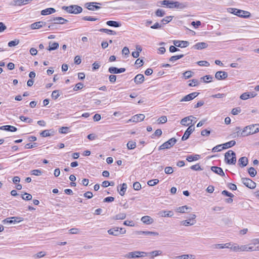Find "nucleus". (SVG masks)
Wrapping results in <instances>:
<instances>
[{
  "label": "nucleus",
  "mask_w": 259,
  "mask_h": 259,
  "mask_svg": "<svg viewBox=\"0 0 259 259\" xmlns=\"http://www.w3.org/2000/svg\"><path fill=\"white\" fill-rule=\"evenodd\" d=\"M259 132V124H250L245 126L242 131L241 135L243 136H247L250 135H252L257 133Z\"/></svg>",
  "instance_id": "1"
},
{
  "label": "nucleus",
  "mask_w": 259,
  "mask_h": 259,
  "mask_svg": "<svg viewBox=\"0 0 259 259\" xmlns=\"http://www.w3.org/2000/svg\"><path fill=\"white\" fill-rule=\"evenodd\" d=\"M62 9L66 11L69 14H78L82 12V8L81 7L76 5H72L69 6H63Z\"/></svg>",
  "instance_id": "2"
},
{
  "label": "nucleus",
  "mask_w": 259,
  "mask_h": 259,
  "mask_svg": "<svg viewBox=\"0 0 259 259\" xmlns=\"http://www.w3.org/2000/svg\"><path fill=\"white\" fill-rule=\"evenodd\" d=\"M225 161L230 165H234L236 162V153L232 150H229L225 154Z\"/></svg>",
  "instance_id": "3"
},
{
  "label": "nucleus",
  "mask_w": 259,
  "mask_h": 259,
  "mask_svg": "<svg viewBox=\"0 0 259 259\" xmlns=\"http://www.w3.org/2000/svg\"><path fill=\"white\" fill-rule=\"evenodd\" d=\"M229 12L241 18H247L250 16V13L246 11L238 9L236 8H229Z\"/></svg>",
  "instance_id": "4"
},
{
  "label": "nucleus",
  "mask_w": 259,
  "mask_h": 259,
  "mask_svg": "<svg viewBox=\"0 0 259 259\" xmlns=\"http://www.w3.org/2000/svg\"><path fill=\"white\" fill-rule=\"evenodd\" d=\"M107 232L109 235L119 236L120 235L124 234L126 233V230L124 228L114 227L108 230Z\"/></svg>",
  "instance_id": "5"
},
{
  "label": "nucleus",
  "mask_w": 259,
  "mask_h": 259,
  "mask_svg": "<svg viewBox=\"0 0 259 259\" xmlns=\"http://www.w3.org/2000/svg\"><path fill=\"white\" fill-rule=\"evenodd\" d=\"M147 256L146 252L135 251L130 252L124 255V257L127 258H137L139 257H143Z\"/></svg>",
  "instance_id": "6"
},
{
  "label": "nucleus",
  "mask_w": 259,
  "mask_h": 259,
  "mask_svg": "<svg viewBox=\"0 0 259 259\" xmlns=\"http://www.w3.org/2000/svg\"><path fill=\"white\" fill-rule=\"evenodd\" d=\"M177 142V140L175 138H171L166 142L163 143L158 147V150L170 149Z\"/></svg>",
  "instance_id": "7"
},
{
  "label": "nucleus",
  "mask_w": 259,
  "mask_h": 259,
  "mask_svg": "<svg viewBox=\"0 0 259 259\" xmlns=\"http://www.w3.org/2000/svg\"><path fill=\"white\" fill-rule=\"evenodd\" d=\"M24 220V219L20 217H13L7 218L2 222L4 224H16L20 223Z\"/></svg>",
  "instance_id": "8"
},
{
  "label": "nucleus",
  "mask_w": 259,
  "mask_h": 259,
  "mask_svg": "<svg viewBox=\"0 0 259 259\" xmlns=\"http://www.w3.org/2000/svg\"><path fill=\"white\" fill-rule=\"evenodd\" d=\"M242 183L247 187L249 189H254L256 187V183L249 178H242Z\"/></svg>",
  "instance_id": "9"
},
{
  "label": "nucleus",
  "mask_w": 259,
  "mask_h": 259,
  "mask_svg": "<svg viewBox=\"0 0 259 259\" xmlns=\"http://www.w3.org/2000/svg\"><path fill=\"white\" fill-rule=\"evenodd\" d=\"M195 130V127H194V124L189 125L188 128L186 130L184 133V134L182 137V141L187 140L190 137V135L193 133V132Z\"/></svg>",
  "instance_id": "10"
},
{
  "label": "nucleus",
  "mask_w": 259,
  "mask_h": 259,
  "mask_svg": "<svg viewBox=\"0 0 259 259\" xmlns=\"http://www.w3.org/2000/svg\"><path fill=\"white\" fill-rule=\"evenodd\" d=\"M97 5H101V4L97 2H90L87 3L85 4V6L88 10L90 11H95L100 9V7L97 6Z\"/></svg>",
  "instance_id": "11"
},
{
  "label": "nucleus",
  "mask_w": 259,
  "mask_h": 259,
  "mask_svg": "<svg viewBox=\"0 0 259 259\" xmlns=\"http://www.w3.org/2000/svg\"><path fill=\"white\" fill-rule=\"evenodd\" d=\"M259 247L254 246H249L247 245H242L240 246V251H252L254 250H258Z\"/></svg>",
  "instance_id": "12"
},
{
  "label": "nucleus",
  "mask_w": 259,
  "mask_h": 259,
  "mask_svg": "<svg viewBox=\"0 0 259 259\" xmlns=\"http://www.w3.org/2000/svg\"><path fill=\"white\" fill-rule=\"evenodd\" d=\"M199 93L197 92H193L190 93L185 96H184L181 100V102H187L192 100L195 98H196L198 95Z\"/></svg>",
  "instance_id": "13"
},
{
  "label": "nucleus",
  "mask_w": 259,
  "mask_h": 259,
  "mask_svg": "<svg viewBox=\"0 0 259 259\" xmlns=\"http://www.w3.org/2000/svg\"><path fill=\"white\" fill-rule=\"evenodd\" d=\"M108 71L111 74H119L125 71V68H118L116 67H110L108 68Z\"/></svg>",
  "instance_id": "14"
},
{
  "label": "nucleus",
  "mask_w": 259,
  "mask_h": 259,
  "mask_svg": "<svg viewBox=\"0 0 259 259\" xmlns=\"http://www.w3.org/2000/svg\"><path fill=\"white\" fill-rule=\"evenodd\" d=\"M173 44L176 47L179 48H186L189 45V42L188 41L177 40H174Z\"/></svg>",
  "instance_id": "15"
},
{
  "label": "nucleus",
  "mask_w": 259,
  "mask_h": 259,
  "mask_svg": "<svg viewBox=\"0 0 259 259\" xmlns=\"http://www.w3.org/2000/svg\"><path fill=\"white\" fill-rule=\"evenodd\" d=\"M228 73L224 71H217L215 74V77L218 80H223L227 78Z\"/></svg>",
  "instance_id": "16"
},
{
  "label": "nucleus",
  "mask_w": 259,
  "mask_h": 259,
  "mask_svg": "<svg viewBox=\"0 0 259 259\" xmlns=\"http://www.w3.org/2000/svg\"><path fill=\"white\" fill-rule=\"evenodd\" d=\"M210 169L213 172L220 175V176L224 177L225 176L223 169L220 167L212 166L211 167Z\"/></svg>",
  "instance_id": "17"
},
{
  "label": "nucleus",
  "mask_w": 259,
  "mask_h": 259,
  "mask_svg": "<svg viewBox=\"0 0 259 259\" xmlns=\"http://www.w3.org/2000/svg\"><path fill=\"white\" fill-rule=\"evenodd\" d=\"M145 117V115L143 114H136L132 116V118L130 119V121L134 122H138L143 121Z\"/></svg>",
  "instance_id": "18"
},
{
  "label": "nucleus",
  "mask_w": 259,
  "mask_h": 259,
  "mask_svg": "<svg viewBox=\"0 0 259 259\" xmlns=\"http://www.w3.org/2000/svg\"><path fill=\"white\" fill-rule=\"evenodd\" d=\"M46 24V22L38 21L31 24L30 25V28L31 29H39L42 27L44 26H45Z\"/></svg>",
  "instance_id": "19"
},
{
  "label": "nucleus",
  "mask_w": 259,
  "mask_h": 259,
  "mask_svg": "<svg viewBox=\"0 0 259 259\" xmlns=\"http://www.w3.org/2000/svg\"><path fill=\"white\" fill-rule=\"evenodd\" d=\"M133 79L136 84H140L144 81L145 77L143 74H138L134 77Z\"/></svg>",
  "instance_id": "20"
},
{
  "label": "nucleus",
  "mask_w": 259,
  "mask_h": 259,
  "mask_svg": "<svg viewBox=\"0 0 259 259\" xmlns=\"http://www.w3.org/2000/svg\"><path fill=\"white\" fill-rule=\"evenodd\" d=\"M0 130L11 132H15L17 131V128L15 126L10 125L2 126L0 127Z\"/></svg>",
  "instance_id": "21"
},
{
  "label": "nucleus",
  "mask_w": 259,
  "mask_h": 259,
  "mask_svg": "<svg viewBox=\"0 0 259 259\" xmlns=\"http://www.w3.org/2000/svg\"><path fill=\"white\" fill-rule=\"evenodd\" d=\"M238 162V165L242 168L247 165L248 163V160L246 157L243 156L239 159Z\"/></svg>",
  "instance_id": "22"
},
{
  "label": "nucleus",
  "mask_w": 259,
  "mask_h": 259,
  "mask_svg": "<svg viewBox=\"0 0 259 259\" xmlns=\"http://www.w3.org/2000/svg\"><path fill=\"white\" fill-rule=\"evenodd\" d=\"M208 47L207 43L204 42H201L196 43L193 46V48L195 50H200L203 49H205Z\"/></svg>",
  "instance_id": "23"
},
{
  "label": "nucleus",
  "mask_w": 259,
  "mask_h": 259,
  "mask_svg": "<svg viewBox=\"0 0 259 259\" xmlns=\"http://www.w3.org/2000/svg\"><path fill=\"white\" fill-rule=\"evenodd\" d=\"M193 119H196V117H194L192 115H190V116H187V117L183 118L181 120L180 123L183 125L189 126L190 123H188V124H186V122L187 121H189V120H190L191 122H192L193 121Z\"/></svg>",
  "instance_id": "24"
},
{
  "label": "nucleus",
  "mask_w": 259,
  "mask_h": 259,
  "mask_svg": "<svg viewBox=\"0 0 259 259\" xmlns=\"http://www.w3.org/2000/svg\"><path fill=\"white\" fill-rule=\"evenodd\" d=\"M141 220L143 223L146 225L152 224L154 222L153 219L148 215H145L142 217Z\"/></svg>",
  "instance_id": "25"
},
{
  "label": "nucleus",
  "mask_w": 259,
  "mask_h": 259,
  "mask_svg": "<svg viewBox=\"0 0 259 259\" xmlns=\"http://www.w3.org/2000/svg\"><path fill=\"white\" fill-rule=\"evenodd\" d=\"M56 10L53 8H49L46 9L42 10L40 14L41 15L46 16L50 14H52L56 12Z\"/></svg>",
  "instance_id": "26"
},
{
  "label": "nucleus",
  "mask_w": 259,
  "mask_h": 259,
  "mask_svg": "<svg viewBox=\"0 0 259 259\" xmlns=\"http://www.w3.org/2000/svg\"><path fill=\"white\" fill-rule=\"evenodd\" d=\"M106 23L108 26L113 27H119L121 26L120 22L113 20L107 21Z\"/></svg>",
  "instance_id": "27"
},
{
  "label": "nucleus",
  "mask_w": 259,
  "mask_h": 259,
  "mask_svg": "<svg viewBox=\"0 0 259 259\" xmlns=\"http://www.w3.org/2000/svg\"><path fill=\"white\" fill-rule=\"evenodd\" d=\"M147 256H150L151 258H154V257L162 255V252L161 250H154L151 252H146Z\"/></svg>",
  "instance_id": "28"
},
{
  "label": "nucleus",
  "mask_w": 259,
  "mask_h": 259,
  "mask_svg": "<svg viewBox=\"0 0 259 259\" xmlns=\"http://www.w3.org/2000/svg\"><path fill=\"white\" fill-rule=\"evenodd\" d=\"M158 214L162 217H171L174 213L171 211L162 210L159 212Z\"/></svg>",
  "instance_id": "29"
},
{
  "label": "nucleus",
  "mask_w": 259,
  "mask_h": 259,
  "mask_svg": "<svg viewBox=\"0 0 259 259\" xmlns=\"http://www.w3.org/2000/svg\"><path fill=\"white\" fill-rule=\"evenodd\" d=\"M236 144V142L234 140H232L229 142H226L222 144V149H226L231 148Z\"/></svg>",
  "instance_id": "30"
},
{
  "label": "nucleus",
  "mask_w": 259,
  "mask_h": 259,
  "mask_svg": "<svg viewBox=\"0 0 259 259\" xmlns=\"http://www.w3.org/2000/svg\"><path fill=\"white\" fill-rule=\"evenodd\" d=\"M200 158V155L198 154L190 155L187 157L186 160L189 162L196 161Z\"/></svg>",
  "instance_id": "31"
},
{
  "label": "nucleus",
  "mask_w": 259,
  "mask_h": 259,
  "mask_svg": "<svg viewBox=\"0 0 259 259\" xmlns=\"http://www.w3.org/2000/svg\"><path fill=\"white\" fill-rule=\"evenodd\" d=\"M191 209V208L188 207L187 205H184L182 206L179 207L177 209V211L180 213H185L189 212V210Z\"/></svg>",
  "instance_id": "32"
},
{
  "label": "nucleus",
  "mask_w": 259,
  "mask_h": 259,
  "mask_svg": "<svg viewBox=\"0 0 259 259\" xmlns=\"http://www.w3.org/2000/svg\"><path fill=\"white\" fill-rule=\"evenodd\" d=\"M99 31L101 32L106 33L109 35H116L117 33L115 31L112 30L111 29H107V28H101L99 30Z\"/></svg>",
  "instance_id": "33"
},
{
  "label": "nucleus",
  "mask_w": 259,
  "mask_h": 259,
  "mask_svg": "<svg viewBox=\"0 0 259 259\" xmlns=\"http://www.w3.org/2000/svg\"><path fill=\"white\" fill-rule=\"evenodd\" d=\"M51 42H50L49 43V47L47 48V50L48 51H54V50H57L59 47V45L58 42H53L52 44H51Z\"/></svg>",
  "instance_id": "34"
},
{
  "label": "nucleus",
  "mask_w": 259,
  "mask_h": 259,
  "mask_svg": "<svg viewBox=\"0 0 259 259\" xmlns=\"http://www.w3.org/2000/svg\"><path fill=\"white\" fill-rule=\"evenodd\" d=\"M55 20H57L54 22V24H64L68 21V20L65 19L61 17H56L55 18Z\"/></svg>",
  "instance_id": "35"
},
{
  "label": "nucleus",
  "mask_w": 259,
  "mask_h": 259,
  "mask_svg": "<svg viewBox=\"0 0 259 259\" xmlns=\"http://www.w3.org/2000/svg\"><path fill=\"white\" fill-rule=\"evenodd\" d=\"M138 235H154L158 236V233L156 232L152 231H139L138 232Z\"/></svg>",
  "instance_id": "36"
},
{
  "label": "nucleus",
  "mask_w": 259,
  "mask_h": 259,
  "mask_svg": "<svg viewBox=\"0 0 259 259\" xmlns=\"http://www.w3.org/2000/svg\"><path fill=\"white\" fill-rule=\"evenodd\" d=\"M126 214L125 213H119L113 217L114 220H124L126 218Z\"/></svg>",
  "instance_id": "37"
},
{
  "label": "nucleus",
  "mask_w": 259,
  "mask_h": 259,
  "mask_svg": "<svg viewBox=\"0 0 259 259\" xmlns=\"http://www.w3.org/2000/svg\"><path fill=\"white\" fill-rule=\"evenodd\" d=\"M231 244L230 243H225V244H215V248L219 249L223 248H229L230 247Z\"/></svg>",
  "instance_id": "38"
},
{
  "label": "nucleus",
  "mask_w": 259,
  "mask_h": 259,
  "mask_svg": "<svg viewBox=\"0 0 259 259\" xmlns=\"http://www.w3.org/2000/svg\"><path fill=\"white\" fill-rule=\"evenodd\" d=\"M184 57V54H179L175 56H172L169 58V61L170 62H175L180 59Z\"/></svg>",
  "instance_id": "39"
},
{
  "label": "nucleus",
  "mask_w": 259,
  "mask_h": 259,
  "mask_svg": "<svg viewBox=\"0 0 259 259\" xmlns=\"http://www.w3.org/2000/svg\"><path fill=\"white\" fill-rule=\"evenodd\" d=\"M162 132L161 129H157L155 132L151 136L152 139H155L156 137H160L162 135Z\"/></svg>",
  "instance_id": "40"
},
{
  "label": "nucleus",
  "mask_w": 259,
  "mask_h": 259,
  "mask_svg": "<svg viewBox=\"0 0 259 259\" xmlns=\"http://www.w3.org/2000/svg\"><path fill=\"white\" fill-rule=\"evenodd\" d=\"M127 189V185L126 183H123L121 185V187L120 189V191H119V193L121 196H123L125 194L126 190Z\"/></svg>",
  "instance_id": "41"
},
{
  "label": "nucleus",
  "mask_w": 259,
  "mask_h": 259,
  "mask_svg": "<svg viewBox=\"0 0 259 259\" xmlns=\"http://www.w3.org/2000/svg\"><path fill=\"white\" fill-rule=\"evenodd\" d=\"M176 259H194V255L191 254H184L176 257Z\"/></svg>",
  "instance_id": "42"
},
{
  "label": "nucleus",
  "mask_w": 259,
  "mask_h": 259,
  "mask_svg": "<svg viewBox=\"0 0 259 259\" xmlns=\"http://www.w3.org/2000/svg\"><path fill=\"white\" fill-rule=\"evenodd\" d=\"M126 146L128 150L134 149L136 147V143L133 141H130L127 142Z\"/></svg>",
  "instance_id": "43"
},
{
  "label": "nucleus",
  "mask_w": 259,
  "mask_h": 259,
  "mask_svg": "<svg viewBox=\"0 0 259 259\" xmlns=\"http://www.w3.org/2000/svg\"><path fill=\"white\" fill-rule=\"evenodd\" d=\"M213 77L210 75H206L201 77V80H203L205 83H208L211 81Z\"/></svg>",
  "instance_id": "44"
},
{
  "label": "nucleus",
  "mask_w": 259,
  "mask_h": 259,
  "mask_svg": "<svg viewBox=\"0 0 259 259\" xmlns=\"http://www.w3.org/2000/svg\"><path fill=\"white\" fill-rule=\"evenodd\" d=\"M50 131H52V130H44V131H42L40 133V135L42 137H47L50 136L51 135H54L53 134H52V133H50Z\"/></svg>",
  "instance_id": "45"
},
{
  "label": "nucleus",
  "mask_w": 259,
  "mask_h": 259,
  "mask_svg": "<svg viewBox=\"0 0 259 259\" xmlns=\"http://www.w3.org/2000/svg\"><path fill=\"white\" fill-rule=\"evenodd\" d=\"M21 197L24 200L29 201L32 199V196L31 194L24 192L21 195Z\"/></svg>",
  "instance_id": "46"
},
{
  "label": "nucleus",
  "mask_w": 259,
  "mask_h": 259,
  "mask_svg": "<svg viewBox=\"0 0 259 259\" xmlns=\"http://www.w3.org/2000/svg\"><path fill=\"white\" fill-rule=\"evenodd\" d=\"M248 172L251 177H254L256 175V171L253 167H250L248 169Z\"/></svg>",
  "instance_id": "47"
},
{
  "label": "nucleus",
  "mask_w": 259,
  "mask_h": 259,
  "mask_svg": "<svg viewBox=\"0 0 259 259\" xmlns=\"http://www.w3.org/2000/svg\"><path fill=\"white\" fill-rule=\"evenodd\" d=\"M19 119L25 122L28 123H31L33 122V120L31 118L26 117L24 116L21 115L19 116Z\"/></svg>",
  "instance_id": "48"
},
{
  "label": "nucleus",
  "mask_w": 259,
  "mask_h": 259,
  "mask_svg": "<svg viewBox=\"0 0 259 259\" xmlns=\"http://www.w3.org/2000/svg\"><path fill=\"white\" fill-rule=\"evenodd\" d=\"M174 16H166L164 18L162 19L161 20V22L163 23V24H166L170 22Z\"/></svg>",
  "instance_id": "49"
},
{
  "label": "nucleus",
  "mask_w": 259,
  "mask_h": 259,
  "mask_svg": "<svg viewBox=\"0 0 259 259\" xmlns=\"http://www.w3.org/2000/svg\"><path fill=\"white\" fill-rule=\"evenodd\" d=\"M195 224V221L191 222L189 219L182 221L181 224L185 226H192Z\"/></svg>",
  "instance_id": "50"
},
{
  "label": "nucleus",
  "mask_w": 259,
  "mask_h": 259,
  "mask_svg": "<svg viewBox=\"0 0 259 259\" xmlns=\"http://www.w3.org/2000/svg\"><path fill=\"white\" fill-rule=\"evenodd\" d=\"M60 96V94H59V90H55L53 91L51 95V97L54 100L57 99Z\"/></svg>",
  "instance_id": "51"
},
{
  "label": "nucleus",
  "mask_w": 259,
  "mask_h": 259,
  "mask_svg": "<svg viewBox=\"0 0 259 259\" xmlns=\"http://www.w3.org/2000/svg\"><path fill=\"white\" fill-rule=\"evenodd\" d=\"M19 40L17 39H15L13 40L10 41L8 42V45L9 47H15V46H17V45L19 44Z\"/></svg>",
  "instance_id": "52"
},
{
  "label": "nucleus",
  "mask_w": 259,
  "mask_h": 259,
  "mask_svg": "<svg viewBox=\"0 0 259 259\" xmlns=\"http://www.w3.org/2000/svg\"><path fill=\"white\" fill-rule=\"evenodd\" d=\"M175 8L180 9H184L186 8V5L184 3H181L179 2H176L175 4Z\"/></svg>",
  "instance_id": "53"
},
{
  "label": "nucleus",
  "mask_w": 259,
  "mask_h": 259,
  "mask_svg": "<svg viewBox=\"0 0 259 259\" xmlns=\"http://www.w3.org/2000/svg\"><path fill=\"white\" fill-rule=\"evenodd\" d=\"M82 19L84 21H95L99 20L98 18L96 17H93L92 16H84L82 18Z\"/></svg>",
  "instance_id": "54"
},
{
  "label": "nucleus",
  "mask_w": 259,
  "mask_h": 259,
  "mask_svg": "<svg viewBox=\"0 0 259 259\" xmlns=\"http://www.w3.org/2000/svg\"><path fill=\"white\" fill-rule=\"evenodd\" d=\"M165 14L164 11L160 9H157L155 12V15L157 17H163Z\"/></svg>",
  "instance_id": "55"
},
{
  "label": "nucleus",
  "mask_w": 259,
  "mask_h": 259,
  "mask_svg": "<svg viewBox=\"0 0 259 259\" xmlns=\"http://www.w3.org/2000/svg\"><path fill=\"white\" fill-rule=\"evenodd\" d=\"M159 183V180L158 179H153L151 180L148 181L147 184L149 186H154L157 185Z\"/></svg>",
  "instance_id": "56"
},
{
  "label": "nucleus",
  "mask_w": 259,
  "mask_h": 259,
  "mask_svg": "<svg viewBox=\"0 0 259 259\" xmlns=\"http://www.w3.org/2000/svg\"><path fill=\"white\" fill-rule=\"evenodd\" d=\"M42 173V171L40 169H33L30 171L31 175L37 176L41 175Z\"/></svg>",
  "instance_id": "57"
},
{
  "label": "nucleus",
  "mask_w": 259,
  "mask_h": 259,
  "mask_svg": "<svg viewBox=\"0 0 259 259\" xmlns=\"http://www.w3.org/2000/svg\"><path fill=\"white\" fill-rule=\"evenodd\" d=\"M193 72L191 71H186L183 73V76L185 79H188L192 77Z\"/></svg>",
  "instance_id": "58"
},
{
  "label": "nucleus",
  "mask_w": 259,
  "mask_h": 259,
  "mask_svg": "<svg viewBox=\"0 0 259 259\" xmlns=\"http://www.w3.org/2000/svg\"><path fill=\"white\" fill-rule=\"evenodd\" d=\"M69 132V127L66 126H62L59 130L60 134H67Z\"/></svg>",
  "instance_id": "59"
},
{
  "label": "nucleus",
  "mask_w": 259,
  "mask_h": 259,
  "mask_svg": "<svg viewBox=\"0 0 259 259\" xmlns=\"http://www.w3.org/2000/svg\"><path fill=\"white\" fill-rule=\"evenodd\" d=\"M197 64L201 66H209L210 65L209 63L207 61H199L197 62Z\"/></svg>",
  "instance_id": "60"
},
{
  "label": "nucleus",
  "mask_w": 259,
  "mask_h": 259,
  "mask_svg": "<svg viewBox=\"0 0 259 259\" xmlns=\"http://www.w3.org/2000/svg\"><path fill=\"white\" fill-rule=\"evenodd\" d=\"M83 87V84L82 82H78L75 84V87L73 88L74 91H77L81 90Z\"/></svg>",
  "instance_id": "61"
},
{
  "label": "nucleus",
  "mask_w": 259,
  "mask_h": 259,
  "mask_svg": "<svg viewBox=\"0 0 259 259\" xmlns=\"http://www.w3.org/2000/svg\"><path fill=\"white\" fill-rule=\"evenodd\" d=\"M133 188L136 191L140 190L141 189V185L139 182H136L133 184Z\"/></svg>",
  "instance_id": "62"
},
{
  "label": "nucleus",
  "mask_w": 259,
  "mask_h": 259,
  "mask_svg": "<svg viewBox=\"0 0 259 259\" xmlns=\"http://www.w3.org/2000/svg\"><path fill=\"white\" fill-rule=\"evenodd\" d=\"M241 111V109L240 107L234 108L232 110L231 113L233 115H237L238 113H240Z\"/></svg>",
  "instance_id": "63"
},
{
  "label": "nucleus",
  "mask_w": 259,
  "mask_h": 259,
  "mask_svg": "<svg viewBox=\"0 0 259 259\" xmlns=\"http://www.w3.org/2000/svg\"><path fill=\"white\" fill-rule=\"evenodd\" d=\"M159 123H164L167 121V117L166 116H162L159 117L158 120Z\"/></svg>",
  "instance_id": "64"
}]
</instances>
